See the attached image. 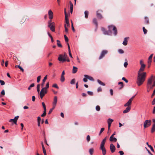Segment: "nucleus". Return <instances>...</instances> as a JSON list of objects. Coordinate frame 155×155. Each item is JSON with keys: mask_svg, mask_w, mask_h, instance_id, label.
<instances>
[{"mask_svg": "<svg viewBox=\"0 0 155 155\" xmlns=\"http://www.w3.org/2000/svg\"><path fill=\"white\" fill-rule=\"evenodd\" d=\"M144 18L146 23L147 24H149V21L148 18L147 17H145Z\"/></svg>", "mask_w": 155, "mask_h": 155, "instance_id": "32", "label": "nucleus"}, {"mask_svg": "<svg viewBox=\"0 0 155 155\" xmlns=\"http://www.w3.org/2000/svg\"><path fill=\"white\" fill-rule=\"evenodd\" d=\"M55 24L54 22H52V23H50L48 25V26L49 27L50 30L53 32L55 31Z\"/></svg>", "mask_w": 155, "mask_h": 155, "instance_id": "8", "label": "nucleus"}, {"mask_svg": "<svg viewBox=\"0 0 155 155\" xmlns=\"http://www.w3.org/2000/svg\"><path fill=\"white\" fill-rule=\"evenodd\" d=\"M122 80L124 81L126 83H127L128 82V81L124 77L122 78Z\"/></svg>", "mask_w": 155, "mask_h": 155, "instance_id": "53", "label": "nucleus"}, {"mask_svg": "<svg viewBox=\"0 0 155 155\" xmlns=\"http://www.w3.org/2000/svg\"><path fill=\"white\" fill-rule=\"evenodd\" d=\"M65 31L66 33H68V29L66 27V25H64Z\"/></svg>", "mask_w": 155, "mask_h": 155, "instance_id": "40", "label": "nucleus"}, {"mask_svg": "<svg viewBox=\"0 0 155 155\" xmlns=\"http://www.w3.org/2000/svg\"><path fill=\"white\" fill-rule=\"evenodd\" d=\"M110 141L111 142L113 141L114 142H116L117 141V139L115 137H113L111 138L110 139Z\"/></svg>", "mask_w": 155, "mask_h": 155, "instance_id": "25", "label": "nucleus"}, {"mask_svg": "<svg viewBox=\"0 0 155 155\" xmlns=\"http://www.w3.org/2000/svg\"><path fill=\"white\" fill-rule=\"evenodd\" d=\"M57 101V97L55 96L54 97V101L53 103V107H55Z\"/></svg>", "mask_w": 155, "mask_h": 155, "instance_id": "16", "label": "nucleus"}, {"mask_svg": "<svg viewBox=\"0 0 155 155\" xmlns=\"http://www.w3.org/2000/svg\"><path fill=\"white\" fill-rule=\"evenodd\" d=\"M128 64L127 62H125L124 64V66L126 68Z\"/></svg>", "mask_w": 155, "mask_h": 155, "instance_id": "59", "label": "nucleus"}, {"mask_svg": "<svg viewBox=\"0 0 155 155\" xmlns=\"http://www.w3.org/2000/svg\"><path fill=\"white\" fill-rule=\"evenodd\" d=\"M41 76H39L37 78V82L38 83H39L40 82L41 79Z\"/></svg>", "mask_w": 155, "mask_h": 155, "instance_id": "43", "label": "nucleus"}, {"mask_svg": "<svg viewBox=\"0 0 155 155\" xmlns=\"http://www.w3.org/2000/svg\"><path fill=\"white\" fill-rule=\"evenodd\" d=\"M40 84H38L37 85V91L38 93H39L40 91Z\"/></svg>", "mask_w": 155, "mask_h": 155, "instance_id": "41", "label": "nucleus"}, {"mask_svg": "<svg viewBox=\"0 0 155 155\" xmlns=\"http://www.w3.org/2000/svg\"><path fill=\"white\" fill-rule=\"evenodd\" d=\"M47 75L45 76L44 77L43 79V82L41 84V85L42 87H43L44 86L45 84V81L47 79Z\"/></svg>", "mask_w": 155, "mask_h": 155, "instance_id": "20", "label": "nucleus"}, {"mask_svg": "<svg viewBox=\"0 0 155 155\" xmlns=\"http://www.w3.org/2000/svg\"><path fill=\"white\" fill-rule=\"evenodd\" d=\"M43 151L44 155H47L46 151L45 148H44L43 149Z\"/></svg>", "mask_w": 155, "mask_h": 155, "instance_id": "57", "label": "nucleus"}, {"mask_svg": "<svg viewBox=\"0 0 155 155\" xmlns=\"http://www.w3.org/2000/svg\"><path fill=\"white\" fill-rule=\"evenodd\" d=\"M109 30L106 31L104 28H101V30L103 31V33L105 35H111L112 34L111 30L114 31L115 35L117 34V30L116 27L113 25H110L108 26Z\"/></svg>", "mask_w": 155, "mask_h": 155, "instance_id": "2", "label": "nucleus"}, {"mask_svg": "<svg viewBox=\"0 0 155 155\" xmlns=\"http://www.w3.org/2000/svg\"><path fill=\"white\" fill-rule=\"evenodd\" d=\"M52 87H55L57 89H58V88H59L57 84H53L52 85Z\"/></svg>", "mask_w": 155, "mask_h": 155, "instance_id": "51", "label": "nucleus"}, {"mask_svg": "<svg viewBox=\"0 0 155 155\" xmlns=\"http://www.w3.org/2000/svg\"><path fill=\"white\" fill-rule=\"evenodd\" d=\"M46 109H44V112L43 114H42L41 116H45L46 115Z\"/></svg>", "mask_w": 155, "mask_h": 155, "instance_id": "36", "label": "nucleus"}, {"mask_svg": "<svg viewBox=\"0 0 155 155\" xmlns=\"http://www.w3.org/2000/svg\"><path fill=\"white\" fill-rule=\"evenodd\" d=\"M135 95L132 97L127 101V102L126 103L124 106L125 107L130 106L131 105V102L133 100V99L135 97Z\"/></svg>", "mask_w": 155, "mask_h": 155, "instance_id": "9", "label": "nucleus"}, {"mask_svg": "<svg viewBox=\"0 0 155 155\" xmlns=\"http://www.w3.org/2000/svg\"><path fill=\"white\" fill-rule=\"evenodd\" d=\"M70 9H73V5L71 2H70Z\"/></svg>", "mask_w": 155, "mask_h": 155, "instance_id": "45", "label": "nucleus"}, {"mask_svg": "<svg viewBox=\"0 0 155 155\" xmlns=\"http://www.w3.org/2000/svg\"><path fill=\"white\" fill-rule=\"evenodd\" d=\"M130 106H128L126 108V109L124 110L123 112L124 113H126L129 112L130 110Z\"/></svg>", "mask_w": 155, "mask_h": 155, "instance_id": "18", "label": "nucleus"}, {"mask_svg": "<svg viewBox=\"0 0 155 155\" xmlns=\"http://www.w3.org/2000/svg\"><path fill=\"white\" fill-rule=\"evenodd\" d=\"M65 22V24L66 25V27H67V26L69 27L70 25V24L69 23V21H68V22Z\"/></svg>", "mask_w": 155, "mask_h": 155, "instance_id": "61", "label": "nucleus"}, {"mask_svg": "<svg viewBox=\"0 0 155 155\" xmlns=\"http://www.w3.org/2000/svg\"><path fill=\"white\" fill-rule=\"evenodd\" d=\"M38 126L39 127L40 125V124H43L44 122L43 119L41 120L40 117H38Z\"/></svg>", "mask_w": 155, "mask_h": 155, "instance_id": "15", "label": "nucleus"}, {"mask_svg": "<svg viewBox=\"0 0 155 155\" xmlns=\"http://www.w3.org/2000/svg\"><path fill=\"white\" fill-rule=\"evenodd\" d=\"M152 61V59H148V60L147 61V64H151V63Z\"/></svg>", "mask_w": 155, "mask_h": 155, "instance_id": "58", "label": "nucleus"}, {"mask_svg": "<svg viewBox=\"0 0 155 155\" xmlns=\"http://www.w3.org/2000/svg\"><path fill=\"white\" fill-rule=\"evenodd\" d=\"M96 109L97 111H99L100 110V107L98 105L96 107Z\"/></svg>", "mask_w": 155, "mask_h": 155, "instance_id": "42", "label": "nucleus"}, {"mask_svg": "<svg viewBox=\"0 0 155 155\" xmlns=\"http://www.w3.org/2000/svg\"><path fill=\"white\" fill-rule=\"evenodd\" d=\"M119 153L120 155H123L124 154V153L122 151H120Z\"/></svg>", "mask_w": 155, "mask_h": 155, "instance_id": "62", "label": "nucleus"}, {"mask_svg": "<svg viewBox=\"0 0 155 155\" xmlns=\"http://www.w3.org/2000/svg\"><path fill=\"white\" fill-rule=\"evenodd\" d=\"M148 147L150 148L151 150L154 152V150L153 148V147L151 146V145H148Z\"/></svg>", "mask_w": 155, "mask_h": 155, "instance_id": "52", "label": "nucleus"}, {"mask_svg": "<svg viewBox=\"0 0 155 155\" xmlns=\"http://www.w3.org/2000/svg\"><path fill=\"white\" fill-rule=\"evenodd\" d=\"M42 105L44 109H46L45 105L44 102L42 103Z\"/></svg>", "mask_w": 155, "mask_h": 155, "instance_id": "50", "label": "nucleus"}, {"mask_svg": "<svg viewBox=\"0 0 155 155\" xmlns=\"http://www.w3.org/2000/svg\"><path fill=\"white\" fill-rule=\"evenodd\" d=\"M129 38V37H126L124 39L123 42V44L124 45L126 46L127 44V39Z\"/></svg>", "mask_w": 155, "mask_h": 155, "instance_id": "17", "label": "nucleus"}, {"mask_svg": "<svg viewBox=\"0 0 155 155\" xmlns=\"http://www.w3.org/2000/svg\"><path fill=\"white\" fill-rule=\"evenodd\" d=\"M48 15L49 18L50 20H51L53 17V13L51 10H49L48 11Z\"/></svg>", "mask_w": 155, "mask_h": 155, "instance_id": "13", "label": "nucleus"}, {"mask_svg": "<svg viewBox=\"0 0 155 155\" xmlns=\"http://www.w3.org/2000/svg\"><path fill=\"white\" fill-rule=\"evenodd\" d=\"M60 80L62 82H63L64 81L65 78L64 75H61Z\"/></svg>", "mask_w": 155, "mask_h": 155, "instance_id": "31", "label": "nucleus"}, {"mask_svg": "<svg viewBox=\"0 0 155 155\" xmlns=\"http://www.w3.org/2000/svg\"><path fill=\"white\" fill-rule=\"evenodd\" d=\"M78 70V68L76 67L73 66L72 70V73L75 74L76 73Z\"/></svg>", "mask_w": 155, "mask_h": 155, "instance_id": "22", "label": "nucleus"}, {"mask_svg": "<svg viewBox=\"0 0 155 155\" xmlns=\"http://www.w3.org/2000/svg\"><path fill=\"white\" fill-rule=\"evenodd\" d=\"M19 117H15L14 119H11L9 120V122H13L15 124L17 125V122Z\"/></svg>", "mask_w": 155, "mask_h": 155, "instance_id": "12", "label": "nucleus"}, {"mask_svg": "<svg viewBox=\"0 0 155 155\" xmlns=\"http://www.w3.org/2000/svg\"><path fill=\"white\" fill-rule=\"evenodd\" d=\"M155 131V123H154L152 125V127L151 128V133H153Z\"/></svg>", "mask_w": 155, "mask_h": 155, "instance_id": "23", "label": "nucleus"}, {"mask_svg": "<svg viewBox=\"0 0 155 155\" xmlns=\"http://www.w3.org/2000/svg\"><path fill=\"white\" fill-rule=\"evenodd\" d=\"M47 90H45V88H43L41 90L40 93V98L42 99L45 94L47 93Z\"/></svg>", "mask_w": 155, "mask_h": 155, "instance_id": "5", "label": "nucleus"}, {"mask_svg": "<svg viewBox=\"0 0 155 155\" xmlns=\"http://www.w3.org/2000/svg\"><path fill=\"white\" fill-rule=\"evenodd\" d=\"M140 64L141 65L140 68L138 72V73H142V72L144 70L145 65L143 63L142 60H140Z\"/></svg>", "mask_w": 155, "mask_h": 155, "instance_id": "4", "label": "nucleus"}, {"mask_svg": "<svg viewBox=\"0 0 155 155\" xmlns=\"http://www.w3.org/2000/svg\"><path fill=\"white\" fill-rule=\"evenodd\" d=\"M94 151V150L93 148H91L89 149V152L91 155H92Z\"/></svg>", "mask_w": 155, "mask_h": 155, "instance_id": "30", "label": "nucleus"}, {"mask_svg": "<svg viewBox=\"0 0 155 155\" xmlns=\"http://www.w3.org/2000/svg\"><path fill=\"white\" fill-rule=\"evenodd\" d=\"M87 93L89 95L91 96H92L93 94V92L91 91H88Z\"/></svg>", "mask_w": 155, "mask_h": 155, "instance_id": "47", "label": "nucleus"}, {"mask_svg": "<svg viewBox=\"0 0 155 155\" xmlns=\"http://www.w3.org/2000/svg\"><path fill=\"white\" fill-rule=\"evenodd\" d=\"M153 78V75H152L151 77L148 79L147 84V86L148 88L150 87V86L151 85L152 82Z\"/></svg>", "mask_w": 155, "mask_h": 155, "instance_id": "10", "label": "nucleus"}, {"mask_svg": "<svg viewBox=\"0 0 155 155\" xmlns=\"http://www.w3.org/2000/svg\"><path fill=\"white\" fill-rule=\"evenodd\" d=\"M1 94L2 96H4L5 94V92L4 90H3L1 93Z\"/></svg>", "mask_w": 155, "mask_h": 155, "instance_id": "56", "label": "nucleus"}, {"mask_svg": "<svg viewBox=\"0 0 155 155\" xmlns=\"http://www.w3.org/2000/svg\"><path fill=\"white\" fill-rule=\"evenodd\" d=\"M113 121V120L110 118H109L108 119L107 122L108 123H110L111 124L112 122Z\"/></svg>", "mask_w": 155, "mask_h": 155, "instance_id": "37", "label": "nucleus"}, {"mask_svg": "<svg viewBox=\"0 0 155 155\" xmlns=\"http://www.w3.org/2000/svg\"><path fill=\"white\" fill-rule=\"evenodd\" d=\"M118 52L120 54H122L124 53V51L122 49H119Z\"/></svg>", "mask_w": 155, "mask_h": 155, "instance_id": "33", "label": "nucleus"}, {"mask_svg": "<svg viewBox=\"0 0 155 155\" xmlns=\"http://www.w3.org/2000/svg\"><path fill=\"white\" fill-rule=\"evenodd\" d=\"M151 120H147L144 123V127L146 128L149 127L151 124Z\"/></svg>", "mask_w": 155, "mask_h": 155, "instance_id": "7", "label": "nucleus"}, {"mask_svg": "<svg viewBox=\"0 0 155 155\" xmlns=\"http://www.w3.org/2000/svg\"><path fill=\"white\" fill-rule=\"evenodd\" d=\"M58 60L60 61H62L63 62L66 61V59H65L62 56V54H60L59 57L58 58Z\"/></svg>", "mask_w": 155, "mask_h": 155, "instance_id": "11", "label": "nucleus"}, {"mask_svg": "<svg viewBox=\"0 0 155 155\" xmlns=\"http://www.w3.org/2000/svg\"><path fill=\"white\" fill-rule=\"evenodd\" d=\"M55 108V107H53L50 110H49L48 113V114L49 115L50 114H51L52 111H53V110Z\"/></svg>", "mask_w": 155, "mask_h": 155, "instance_id": "34", "label": "nucleus"}, {"mask_svg": "<svg viewBox=\"0 0 155 155\" xmlns=\"http://www.w3.org/2000/svg\"><path fill=\"white\" fill-rule=\"evenodd\" d=\"M62 56L65 59H66V58L68 57L67 55L65 53L64 54H62Z\"/></svg>", "mask_w": 155, "mask_h": 155, "instance_id": "54", "label": "nucleus"}, {"mask_svg": "<svg viewBox=\"0 0 155 155\" xmlns=\"http://www.w3.org/2000/svg\"><path fill=\"white\" fill-rule=\"evenodd\" d=\"M65 21L67 22L69 21H68V15H65Z\"/></svg>", "mask_w": 155, "mask_h": 155, "instance_id": "46", "label": "nucleus"}, {"mask_svg": "<svg viewBox=\"0 0 155 155\" xmlns=\"http://www.w3.org/2000/svg\"><path fill=\"white\" fill-rule=\"evenodd\" d=\"M0 82L1 85H3L5 84V82L3 81L0 80Z\"/></svg>", "mask_w": 155, "mask_h": 155, "instance_id": "44", "label": "nucleus"}, {"mask_svg": "<svg viewBox=\"0 0 155 155\" xmlns=\"http://www.w3.org/2000/svg\"><path fill=\"white\" fill-rule=\"evenodd\" d=\"M15 67L16 68H17V67L19 68L20 69V70L22 71V72H23L24 71V70L19 65H17L15 66Z\"/></svg>", "mask_w": 155, "mask_h": 155, "instance_id": "29", "label": "nucleus"}, {"mask_svg": "<svg viewBox=\"0 0 155 155\" xmlns=\"http://www.w3.org/2000/svg\"><path fill=\"white\" fill-rule=\"evenodd\" d=\"M108 51L107 50H103L99 58V59L100 60L104 58L106 54L108 53Z\"/></svg>", "mask_w": 155, "mask_h": 155, "instance_id": "6", "label": "nucleus"}, {"mask_svg": "<svg viewBox=\"0 0 155 155\" xmlns=\"http://www.w3.org/2000/svg\"><path fill=\"white\" fill-rule=\"evenodd\" d=\"M146 75L147 73L145 72L142 73H138L136 83L138 86H140L143 84L145 80Z\"/></svg>", "mask_w": 155, "mask_h": 155, "instance_id": "1", "label": "nucleus"}, {"mask_svg": "<svg viewBox=\"0 0 155 155\" xmlns=\"http://www.w3.org/2000/svg\"><path fill=\"white\" fill-rule=\"evenodd\" d=\"M98 11H97V16L98 18L99 19H101L103 18L102 15L99 13H98Z\"/></svg>", "mask_w": 155, "mask_h": 155, "instance_id": "19", "label": "nucleus"}, {"mask_svg": "<svg viewBox=\"0 0 155 155\" xmlns=\"http://www.w3.org/2000/svg\"><path fill=\"white\" fill-rule=\"evenodd\" d=\"M89 12L87 11L84 12L85 17L86 18H88Z\"/></svg>", "mask_w": 155, "mask_h": 155, "instance_id": "28", "label": "nucleus"}, {"mask_svg": "<svg viewBox=\"0 0 155 155\" xmlns=\"http://www.w3.org/2000/svg\"><path fill=\"white\" fill-rule=\"evenodd\" d=\"M97 81L98 83L100 84L103 85V86H105V84L101 81L100 80H97Z\"/></svg>", "mask_w": 155, "mask_h": 155, "instance_id": "27", "label": "nucleus"}, {"mask_svg": "<svg viewBox=\"0 0 155 155\" xmlns=\"http://www.w3.org/2000/svg\"><path fill=\"white\" fill-rule=\"evenodd\" d=\"M143 30L144 34H146L147 32V30H146L144 27H143Z\"/></svg>", "mask_w": 155, "mask_h": 155, "instance_id": "39", "label": "nucleus"}, {"mask_svg": "<svg viewBox=\"0 0 155 155\" xmlns=\"http://www.w3.org/2000/svg\"><path fill=\"white\" fill-rule=\"evenodd\" d=\"M91 138L89 135H87L86 138V140L87 142H89Z\"/></svg>", "mask_w": 155, "mask_h": 155, "instance_id": "38", "label": "nucleus"}, {"mask_svg": "<svg viewBox=\"0 0 155 155\" xmlns=\"http://www.w3.org/2000/svg\"><path fill=\"white\" fill-rule=\"evenodd\" d=\"M75 83V79H73L71 80L70 83H71V84H74Z\"/></svg>", "mask_w": 155, "mask_h": 155, "instance_id": "48", "label": "nucleus"}, {"mask_svg": "<svg viewBox=\"0 0 155 155\" xmlns=\"http://www.w3.org/2000/svg\"><path fill=\"white\" fill-rule=\"evenodd\" d=\"M92 21L93 23L96 25V27H97L98 26V24L96 19V18H93Z\"/></svg>", "mask_w": 155, "mask_h": 155, "instance_id": "24", "label": "nucleus"}, {"mask_svg": "<svg viewBox=\"0 0 155 155\" xmlns=\"http://www.w3.org/2000/svg\"><path fill=\"white\" fill-rule=\"evenodd\" d=\"M104 128H101V130L100 132L99 135H100L102 132L104 131Z\"/></svg>", "mask_w": 155, "mask_h": 155, "instance_id": "55", "label": "nucleus"}, {"mask_svg": "<svg viewBox=\"0 0 155 155\" xmlns=\"http://www.w3.org/2000/svg\"><path fill=\"white\" fill-rule=\"evenodd\" d=\"M57 45L59 47H61V48L62 47V45H61L60 41L58 40H57Z\"/></svg>", "mask_w": 155, "mask_h": 155, "instance_id": "26", "label": "nucleus"}, {"mask_svg": "<svg viewBox=\"0 0 155 155\" xmlns=\"http://www.w3.org/2000/svg\"><path fill=\"white\" fill-rule=\"evenodd\" d=\"M152 104L153 105L155 104V98H154L152 102Z\"/></svg>", "mask_w": 155, "mask_h": 155, "instance_id": "64", "label": "nucleus"}, {"mask_svg": "<svg viewBox=\"0 0 155 155\" xmlns=\"http://www.w3.org/2000/svg\"><path fill=\"white\" fill-rule=\"evenodd\" d=\"M84 77L85 78H87L88 79H89L90 80L92 81H94V79H93V78L91 76H89L88 75H84Z\"/></svg>", "mask_w": 155, "mask_h": 155, "instance_id": "21", "label": "nucleus"}, {"mask_svg": "<svg viewBox=\"0 0 155 155\" xmlns=\"http://www.w3.org/2000/svg\"><path fill=\"white\" fill-rule=\"evenodd\" d=\"M153 54H151L150 56L149 57L148 59H152V58L153 57Z\"/></svg>", "mask_w": 155, "mask_h": 155, "instance_id": "63", "label": "nucleus"}, {"mask_svg": "<svg viewBox=\"0 0 155 155\" xmlns=\"http://www.w3.org/2000/svg\"><path fill=\"white\" fill-rule=\"evenodd\" d=\"M110 149L111 152L113 153L114 152L115 150V146L112 144L111 143L110 146Z\"/></svg>", "mask_w": 155, "mask_h": 155, "instance_id": "14", "label": "nucleus"}, {"mask_svg": "<svg viewBox=\"0 0 155 155\" xmlns=\"http://www.w3.org/2000/svg\"><path fill=\"white\" fill-rule=\"evenodd\" d=\"M119 84H120L121 85V87L119 88L120 89H122V88H123L124 87V85H123V83L122 82H120L118 83Z\"/></svg>", "mask_w": 155, "mask_h": 155, "instance_id": "35", "label": "nucleus"}, {"mask_svg": "<svg viewBox=\"0 0 155 155\" xmlns=\"http://www.w3.org/2000/svg\"><path fill=\"white\" fill-rule=\"evenodd\" d=\"M71 28H72V30H73V32H74L75 31V30L74 27L73 26V24L72 22V25H71Z\"/></svg>", "mask_w": 155, "mask_h": 155, "instance_id": "60", "label": "nucleus"}, {"mask_svg": "<svg viewBox=\"0 0 155 155\" xmlns=\"http://www.w3.org/2000/svg\"><path fill=\"white\" fill-rule=\"evenodd\" d=\"M49 87V83L48 82L46 84V87L44 88H45V90H47Z\"/></svg>", "mask_w": 155, "mask_h": 155, "instance_id": "49", "label": "nucleus"}, {"mask_svg": "<svg viewBox=\"0 0 155 155\" xmlns=\"http://www.w3.org/2000/svg\"><path fill=\"white\" fill-rule=\"evenodd\" d=\"M107 138V137H105L102 140L101 142L100 149L102 151V154L103 155H105L106 153V150L104 147V145L106 140Z\"/></svg>", "mask_w": 155, "mask_h": 155, "instance_id": "3", "label": "nucleus"}]
</instances>
